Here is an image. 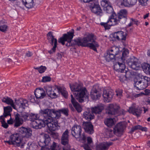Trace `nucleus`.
<instances>
[{"mask_svg": "<svg viewBox=\"0 0 150 150\" xmlns=\"http://www.w3.org/2000/svg\"><path fill=\"white\" fill-rule=\"evenodd\" d=\"M57 146V145L56 143L54 142H53L52 144V145H50L49 146H50V149L51 150H57L56 149Z\"/></svg>", "mask_w": 150, "mask_h": 150, "instance_id": "53", "label": "nucleus"}, {"mask_svg": "<svg viewBox=\"0 0 150 150\" xmlns=\"http://www.w3.org/2000/svg\"><path fill=\"white\" fill-rule=\"evenodd\" d=\"M88 3H89L91 4L95 3V0H88Z\"/></svg>", "mask_w": 150, "mask_h": 150, "instance_id": "63", "label": "nucleus"}, {"mask_svg": "<svg viewBox=\"0 0 150 150\" xmlns=\"http://www.w3.org/2000/svg\"><path fill=\"white\" fill-rule=\"evenodd\" d=\"M35 69L38 70L40 73H43L46 69V68L45 66H41L39 67L35 68Z\"/></svg>", "mask_w": 150, "mask_h": 150, "instance_id": "47", "label": "nucleus"}, {"mask_svg": "<svg viewBox=\"0 0 150 150\" xmlns=\"http://www.w3.org/2000/svg\"><path fill=\"white\" fill-rule=\"evenodd\" d=\"M129 51L126 49L122 53V57H123L125 64L126 63L132 69L138 70L140 68L141 64L138 62V60L134 56L129 57L128 56Z\"/></svg>", "mask_w": 150, "mask_h": 150, "instance_id": "5", "label": "nucleus"}, {"mask_svg": "<svg viewBox=\"0 0 150 150\" xmlns=\"http://www.w3.org/2000/svg\"><path fill=\"white\" fill-rule=\"evenodd\" d=\"M30 100L31 102L32 103H35L36 101V100L34 96H31L30 97Z\"/></svg>", "mask_w": 150, "mask_h": 150, "instance_id": "61", "label": "nucleus"}, {"mask_svg": "<svg viewBox=\"0 0 150 150\" xmlns=\"http://www.w3.org/2000/svg\"><path fill=\"white\" fill-rule=\"evenodd\" d=\"M87 143L86 144H88L89 146V145L93 142L92 138L91 137H88L87 138Z\"/></svg>", "mask_w": 150, "mask_h": 150, "instance_id": "57", "label": "nucleus"}, {"mask_svg": "<svg viewBox=\"0 0 150 150\" xmlns=\"http://www.w3.org/2000/svg\"><path fill=\"white\" fill-rule=\"evenodd\" d=\"M98 86H94L92 88L90 93V96L92 99L96 100L99 99L101 96V94L98 90Z\"/></svg>", "mask_w": 150, "mask_h": 150, "instance_id": "19", "label": "nucleus"}, {"mask_svg": "<svg viewBox=\"0 0 150 150\" xmlns=\"http://www.w3.org/2000/svg\"><path fill=\"white\" fill-rule=\"evenodd\" d=\"M12 110V109L11 107L8 106L4 108V113L3 116L6 117L8 116H11L10 112Z\"/></svg>", "mask_w": 150, "mask_h": 150, "instance_id": "35", "label": "nucleus"}, {"mask_svg": "<svg viewBox=\"0 0 150 150\" xmlns=\"http://www.w3.org/2000/svg\"><path fill=\"white\" fill-rule=\"evenodd\" d=\"M93 113L89 109H87L83 114V117L88 121H90L94 118Z\"/></svg>", "mask_w": 150, "mask_h": 150, "instance_id": "28", "label": "nucleus"}, {"mask_svg": "<svg viewBox=\"0 0 150 150\" xmlns=\"http://www.w3.org/2000/svg\"><path fill=\"white\" fill-rule=\"evenodd\" d=\"M101 5L103 8L104 10L108 13L112 14L114 12L113 8L111 4L108 0H102L101 2Z\"/></svg>", "mask_w": 150, "mask_h": 150, "instance_id": "13", "label": "nucleus"}, {"mask_svg": "<svg viewBox=\"0 0 150 150\" xmlns=\"http://www.w3.org/2000/svg\"><path fill=\"white\" fill-rule=\"evenodd\" d=\"M131 21L133 23V24H135L137 25L139 24V22L138 20L133 18H131Z\"/></svg>", "mask_w": 150, "mask_h": 150, "instance_id": "55", "label": "nucleus"}, {"mask_svg": "<svg viewBox=\"0 0 150 150\" xmlns=\"http://www.w3.org/2000/svg\"><path fill=\"white\" fill-rule=\"evenodd\" d=\"M71 101L74 107L78 112H80L82 110V108L74 98L72 94L71 95Z\"/></svg>", "mask_w": 150, "mask_h": 150, "instance_id": "27", "label": "nucleus"}, {"mask_svg": "<svg viewBox=\"0 0 150 150\" xmlns=\"http://www.w3.org/2000/svg\"><path fill=\"white\" fill-rule=\"evenodd\" d=\"M34 93L37 99H42L46 96L45 91L42 88H37Z\"/></svg>", "mask_w": 150, "mask_h": 150, "instance_id": "23", "label": "nucleus"}, {"mask_svg": "<svg viewBox=\"0 0 150 150\" xmlns=\"http://www.w3.org/2000/svg\"><path fill=\"white\" fill-rule=\"evenodd\" d=\"M141 128H142V126L140 125H137L132 127L131 129V131L132 132H134L135 130L137 129L140 130L141 129Z\"/></svg>", "mask_w": 150, "mask_h": 150, "instance_id": "52", "label": "nucleus"}, {"mask_svg": "<svg viewBox=\"0 0 150 150\" xmlns=\"http://www.w3.org/2000/svg\"><path fill=\"white\" fill-rule=\"evenodd\" d=\"M125 127V125L123 122L117 124L114 128V133L117 136L120 137L122 134L123 132Z\"/></svg>", "mask_w": 150, "mask_h": 150, "instance_id": "16", "label": "nucleus"}, {"mask_svg": "<svg viewBox=\"0 0 150 150\" xmlns=\"http://www.w3.org/2000/svg\"><path fill=\"white\" fill-rule=\"evenodd\" d=\"M139 4L142 6H149L150 5L148 0H138Z\"/></svg>", "mask_w": 150, "mask_h": 150, "instance_id": "41", "label": "nucleus"}, {"mask_svg": "<svg viewBox=\"0 0 150 150\" xmlns=\"http://www.w3.org/2000/svg\"><path fill=\"white\" fill-rule=\"evenodd\" d=\"M44 137L45 139V146H50L51 144V139L49 135L47 134H44Z\"/></svg>", "mask_w": 150, "mask_h": 150, "instance_id": "40", "label": "nucleus"}, {"mask_svg": "<svg viewBox=\"0 0 150 150\" xmlns=\"http://www.w3.org/2000/svg\"><path fill=\"white\" fill-rule=\"evenodd\" d=\"M16 105L19 108L25 109L28 105L27 100L23 98H20L15 100Z\"/></svg>", "mask_w": 150, "mask_h": 150, "instance_id": "22", "label": "nucleus"}, {"mask_svg": "<svg viewBox=\"0 0 150 150\" xmlns=\"http://www.w3.org/2000/svg\"><path fill=\"white\" fill-rule=\"evenodd\" d=\"M119 105L115 104H110L108 105L106 110V112L109 115L119 116L125 114V112L123 110H120Z\"/></svg>", "mask_w": 150, "mask_h": 150, "instance_id": "6", "label": "nucleus"}, {"mask_svg": "<svg viewBox=\"0 0 150 150\" xmlns=\"http://www.w3.org/2000/svg\"><path fill=\"white\" fill-rule=\"evenodd\" d=\"M2 100L3 102L6 103L7 104L10 105L13 108L15 109L13 101L12 99L8 97H5L3 98Z\"/></svg>", "mask_w": 150, "mask_h": 150, "instance_id": "33", "label": "nucleus"}, {"mask_svg": "<svg viewBox=\"0 0 150 150\" xmlns=\"http://www.w3.org/2000/svg\"><path fill=\"white\" fill-rule=\"evenodd\" d=\"M10 117V118L9 120H7V123L8 124L11 125L13 123L14 121L15 122V121H13V119L11 118V116Z\"/></svg>", "mask_w": 150, "mask_h": 150, "instance_id": "58", "label": "nucleus"}, {"mask_svg": "<svg viewBox=\"0 0 150 150\" xmlns=\"http://www.w3.org/2000/svg\"><path fill=\"white\" fill-rule=\"evenodd\" d=\"M19 132L11 135L10 136V140L4 141V142L10 145H16L19 146L22 142L24 138H28L32 134V131L30 128L23 127L19 128Z\"/></svg>", "mask_w": 150, "mask_h": 150, "instance_id": "3", "label": "nucleus"}, {"mask_svg": "<svg viewBox=\"0 0 150 150\" xmlns=\"http://www.w3.org/2000/svg\"><path fill=\"white\" fill-rule=\"evenodd\" d=\"M29 113L23 112L21 114L17 113L15 115L14 126L18 127L22 125L23 121L29 120Z\"/></svg>", "mask_w": 150, "mask_h": 150, "instance_id": "8", "label": "nucleus"}, {"mask_svg": "<svg viewBox=\"0 0 150 150\" xmlns=\"http://www.w3.org/2000/svg\"><path fill=\"white\" fill-rule=\"evenodd\" d=\"M137 76L141 79V80L145 85L148 87L150 84V78L146 76H143L140 74H139Z\"/></svg>", "mask_w": 150, "mask_h": 150, "instance_id": "30", "label": "nucleus"}, {"mask_svg": "<svg viewBox=\"0 0 150 150\" xmlns=\"http://www.w3.org/2000/svg\"><path fill=\"white\" fill-rule=\"evenodd\" d=\"M114 118H108L106 119L104 121L105 125L108 127H111L115 124Z\"/></svg>", "mask_w": 150, "mask_h": 150, "instance_id": "37", "label": "nucleus"}, {"mask_svg": "<svg viewBox=\"0 0 150 150\" xmlns=\"http://www.w3.org/2000/svg\"><path fill=\"white\" fill-rule=\"evenodd\" d=\"M118 23L117 16L115 13H113L112 14L106 22H101L100 24L104 27L105 30H108L110 29L111 26L116 25Z\"/></svg>", "mask_w": 150, "mask_h": 150, "instance_id": "7", "label": "nucleus"}, {"mask_svg": "<svg viewBox=\"0 0 150 150\" xmlns=\"http://www.w3.org/2000/svg\"><path fill=\"white\" fill-rule=\"evenodd\" d=\"M113 95L112 90L104 88L103 89V94L104 101L106 103L110 102L113 97Z\"/></svg>", "mask_w": 150, "mask_h": 150, "instance_id": "14", "label": "nucleus"}, {"mask_svg": "<svg viewBox=\"0 0 150 150\" xmlns=\"http://www.w3.org/2000/svg\"><path fill=\"white\" fill-rule=\"evenodd\" d=\"M21 1L23 4L28 9L33 8L34 6L33 0H21Z\"/></svg>", "mask_w": 150, "mask_h": 150, "instance_id": "31", "label": "nucleus"}, {"mask_svg": "<svg viewBox=\"0 0 150 150\" xmlns=\"http://www.w3.org/2000/svg\"><path fill=\"white\" fill-rule=\"evenodd\" d=\"M90 8L93 13L97 15L101 16L103 13L102 10L99 4L94 3L90 6Z\"/></svg>", "mask_w": 150, "mask_h": 150, "instance_id": "17", "label": "nucleus"}, {"mask_svg": "<svg viewBox=\"0 0 150 150\" xmlns=\"http://www.w3.org/2000/svg\"><path fill=\"white\" fill-rule=\"evenodd\" d=\"M83 147L85 150H92L88 144H84L83 145Z\"/></svg>", "mask_w": 150, "mask_h": 150, "instance_id": "54", "label": "nucleus"}, {"mask_svg": "<svg viewBox=\"0 0 150 150\" xmlns=\"http://www.w3.org/2000/svg\"><path fill=\"white\" fill-rule=\"evenodd\" d=\"M83 125L86 132L90 134L93 133V126L91 122H84L83 123Z\"/></svg>", "mask_w": 150, "mask_h": 150, "instance_id": "21", "label": "nucleus"}, {"mask_svg": "<svg viewBox=\"0 0 150 150\" xmlns=\"http://www.w3.org/2000/svg\"><path fill=\"white\" fill-rule=\"evenodd\" d=\"M31 126L34 129H41L45 126V122L43 120V118L42 119H39L32 122L31 123Z\"/></svg>", "mask_w": 150, "mask_h": 150, "instance_id": "18", "label": "nucleus"}, {"mask_svg": "<svg viewBox=\"0 0 150 150\" xmlns=\"http://www.w3.org/2000/svg\"><path fill=\"white\" fill-rule=\"evenodd\" d=\"M142 67L145 73L150 75V65L149 64L144 63L142 66Z\"/></svg>", "mask_w": 150, "mask_h": 150, "instance_id": "39", "label": "nucleus"}, {"mask_svg": "<svg viewBox=\"0 0 150 150\" xmlns=\"http://www.w3.org/2000/svg\"><path fill=\"white\" fill-rule=\"evenodd\" d=\"M39 119V116L38 114L32 113H29V120L32 122L36 120H38Z\"/></svg>", "mask_w": 150, "mask_h": 150, "instance_id": "38", "label": "nucleus"}, {"mask_svg": "<svg viewBox=\"0 0 150 150\" xmlns=\"http://www.w3.org/2000/svg\"><path fill=\"white\" fill-rule=\"evenodd\" d=\"M45 89L47 94H50L49 93H50L51 91H52L53 90L52 88L49 86H45Z\"/></svg>", "mask_w": 150, "mask_h": 150, "instance_id": "49", "label": "nucleus"}, {"mask_svg": "<svg viewBox=\"0 0 150 150\" xmlns=\"http://www.w3.org/2000/svg\"><path fill=\"white\" fill-rule=\"evenodd\" d=\"M69 131L67 129L63 133L61 137V143L64 145L68 146L69 142Z\"/></svg>", "mask_w": 150, "mask_h": 150, "instance_id": "24", "label": "nucleus"}, {"mask_svg": "<svg viewBox=\"0 0 150 150\" xmlns=\"http://www.w3.org/2000/svg\"><path fill=\"white\" fill-rule=\"evenodd\" d=\"M127 35V33L122 31H119L113 34L112 36L115 40L124 42L126 40Z\"/></svg>", "mask_w": 150, "mask_h": 150, "instance_id": "15", "label": "nucleus"}, {"mask_svg": "<svg viewBox=\"0 0 150 150\" xmlns=\"http://www.w3.org/2000/svg\"><path fill=\"white\" fill-rule=\"evenodd\" d=\"M120 81L124 82L126 79V74L120 76Z\"/></svg>", "mask_w": 150, "mask_h": 150, "instance_id": "56", "label": "nucleus"}, {"mask_svg": "<svg viewBox=\"0 0 150 150\" xmlns=\"http://www.w3.org/2000/svg\"><path fill=\"white\" fill-rule=\"evenodd\" d=\"M134 86L138 90H143L147 87L141 80L136 82L134 83Z\"/></svg>", "mask_w": 150, "mask_h": 150, "instance_id": "32", "label": "nucleus"}, {"mask_svg": "<svg viewBox=\"0 0 150 150\" xmlns=\"http://www.w3.org/2000/svg\"><path fill=\"white\" fill-rule=\"evenodd\" d=\"M113 133H114V131L111 129H109L106 130L105 132V136L107 138L111 137L113 136Z\"/></svg>", "mask_w": 150, "mask_h": 150, "instance_id": "44", "label": "nucleus"}, {"mask_svg": "<svg viewBox=\"0 0 150 150\" xmlns=\"http://www.w3.org/2000/svg\"><path fill=\"white\" fill-rule=\"evenodd\" d=\"M74 30L72 29L71 32H67L64 34L63 36L58 39V42L62 45L65 44V42H67L66 45L68 47H73L75 45L83 47H88L97 51L96 48L99 46L98 43L93 39L94 35L92 34H87L84 37L82 38L78 37L72 40L74 35Z\"/></svg>", "mask_w": 150, "mask_h": 150, "instance_id": "1", "label": "nucleus"}, {"mask_svg": "<svg viewBox=\"0 0 150 150\" xmlns=\"http://www.w3.org/2000/svg\"><path fill=\"white\" fill-rule=\"evenodd\" d=\"M137 0H122L121 1L120 5L125 7L133 6L136 4Z\"/></svg>", "mask_w": 150, "mask_h": 150, "instance_id": "25", "label": "nucleus"}, {"mask_svg": "<svg viewBox=\"0 0 150 150\" xmlns=\"http://www.w3.org/2000/svg\"><path fill=\"white\" fill-rule=\"evenodd\" d=\"M53 89L54 90H53L52 91H51L50 94H47L48 96H50V98H56L57 97V95H56V92L57 90L53 88Z\"/></svg>", "mask_w": 150, "mask_h": 150, "instance_id": "46", "label": "nucleus"}, {"mask_svg": "<svg viewBox=\"0 0 150 150\" xmlns=\"http://www.w3.org/2000/svg\"><path fill=\"white\" fill-rule=\"evenodd\" d=\"M120 53L119 48L116 46L112 47L107 51L104 57L107 62H109L115 59L116 56Z\"/></svg>", "mask_w": 150, "mask_h": 150, "instance_id": "9", "label": "nucleus"}, {"mask_svg": "<svg viewBox=\"0 0 150 150\" xmlns=\"http://www.w3.org/2000/svg\"><path fill=\"white\" fill-rule=\"evenodd\" d=\"M118 18L119 21V23H120L122 24H124L125 23L127 20V18L123 17L121 18Z\"/></svg>", "mask_w": 150, "mask_h": 150, "instance_id": "50", "label": "nucleus"}, {"mask_svg": "<svg viewBox=\"0 0 150 150\" xmlns=\"http://www.w3.org/2000/svg\"><path fill=\"white\" fill-rule=\"evenodd\" d=\"M47 40L52 45H54L52 49L49 51V52L50 54H52L55 51L56 48L57 47V40L56 38H54V36L53 35L52 32L51 31L49 32L47 34Z\"/></svg>", "mask_w": 150, "mask_h": 150, "instance_id": "11", "label": "nucleus"}, {"mask_svg": "<svg viewBox=\"0 0 150 150\" xmlns=\"http://www.w3.org/2000/svg\"><path fill=\"white\" fill-rule=\"evenodd\" d=\"M111 143L108 142L102 143L97 145L96 146V150H107L109 148V146L111 145Z\"/></svg>", "mask_w": 150, "mask_h": 150, "instance_id": "26", "label": "nucleus"}, {"mask_svg": "<svg viewBox=\"0 0 150 150\" xmlns=\"http://www.w3.org/2000/svg\"><path fill=\"white\" fill-rule=\"evenodd\" d=\"M32 55L33 53L29 51H28L25 54V56L28 57H30L32 56Z\"/></svg>", "mask_w": 150, "mask_h": 150, "instance_id": "59", "label": "nucleus"}, {"mask_svg": "<svg viewBox=\"0 0 150 150\" xmlns=\"http://www.w3.org/2000/svg\"><path fill=\"white\" fill-rule=\"evenodd\" d=\"M133 24V23L132 21L130 22L128 25H127V27H129L132 26Z\"/></svg>", "mask_w": 150, "mask_h": 150, "instance_id": "64", "label": "nucleus"}, {"mask_svg": "<svg viewBox=\"0 0 150 150\" xmlns=\"http://www.w3.org/2000/svg\"><path fill=\"white\" fill-rule=\"evenodd\" d=\"M41 116L43 117L45 125L46 124L50 131H54L58 129L59 127L57 122H53L54 118L57 119L60 117L59 112L54 109L46 108L40 111Z\"/></svg>", "mask_w": 150, "mask_h": 150, "instance_id": "2", "label": "nucleus"}, {"mask_svg": "<svg viewBox=\"0 0 150 150\" xmlns=\"http://www.w3.org/2000/svg\"><path fill=\"white\" fill-rule=\"evenodd\" d=\"M128 14L127 11L125 9L121 10L118 13V18H127Z\"/></svg>", "mask_w": 150, "mask_h": 150, "instance_id": "34", "label": "nucleus"}, {"mask_svg": "<svg viewBox=\"0 0 150 150\" xmlns=\"http://www.w3.org/2000/svg\"><path fill=\"white\" fill-rule=\"evenodd\" d=\"M71 133L73 137L76 138H80L83 140L86 139V137L83 132L82 134V129L80 125H75L71 129Z\"/></svg>", "mask_w": 150, "mask_h": 150, "instance_id": "10", "label": "nucleus"}, {"mask_svg": "<svg viewBox=\"0 0 150 150\" xmlns=\"http://www.w3.org/2000/svg\"><path fill=\"white\" fill-rule=\"evenodd\" d=\"M51 80V78L49 76H44L42 77V82L44 83L49 82Z\"/></svg>", "mask_w": 150, "mask_h": 150, "instance_id": "48", "label": "nucleus"}, {"mask_svg": "<svg viewBox=\"0 0 150 150\" xmlns=\"http://www.w3.org/2000/svg\"><path fill=\"white\" fill-rule=\"evenodd\" d=\"M116 95L119 98H121L122 96V91L120 89L116 91Z\"/></svg>", "mask_w": 150, "mask_h": 150, "instance_id": "51", "label": "nucleus"}, {"mask_svg": "<svg viewBox=\"0 0 150 150\" xmlns=\"http://www.w3.org/2000/svg\"><path fill=\"white\" fill-rule=\"evenodd\" d=\"M40 142V143H43V146H45V139H44V136H43V137L39 141Z\"/></svg>", "mask_w": 150, "mask_h": 150, "instance_id": "62", "label": "nucleus"}, {"mask_svg": "<svg viewBox=\"0 0 150 150\" xmlns=\"http://www.w3.org/2000/svg\"><path fill=\"white\" fill-rule=\"evenodd\" d=\"M123 60V57H121L119 59L118 62L114 65V69L116 71L121 73L124 72L125 66Z\"/></svg>", "mask_w": 150, "mask_h": 150, "instance_id": "12", "label": "nucleus"}, {"mask_svg": "<svg viewBox=\"0 0 150 150\" xmlns=\"http://www.w3.org/2000/svg\"><path fill=\"white\" fill-rule=\"evenodd\" d=\"M8 26L6 23L3 20L0 21V30L1 31L5 32L7 30Z\"/></svg>", "mask_w": 150, "mask_h": 150, "instance_id": "36", "label": "nucleus"}, {"mask_svg": "<svg viewBox=\"0 0 150 150\" xmlns=\"http://www.w3.org/2000/svg\"><path fill=\"white\" fill-rule=\"evenodd\" d=\"M128 111L129 113H132L138 117L141 114L142 110L141 108L135 106L133 104L131 107L129 108Z\"/></svg>", "mask_w": 150, "mask_h": 150, "instance_id": "20", "label": "nucleus"}, {"mask_svg": "<svg viewBox=\"0 0 150 150\" xmlns=\"http://www.w3.org/2000/svg\"><path fill=\"white\" fill-rule=\"evenodd\" d=\"M57 88L58 91L60 92L65 98H67L68 94L66 91L62 89L61 87H58Z\"/></svg>", "mask_w": 150, "mask_h": 150, "instance_id": "43", "label": "nucleus"}, {"mask_svg": "<svg viewBox=\"0 0 150 150\" xmlns=\"http://www.w3.org/2000/svg\"><path fill=\"white\" fill-rule=\"evenodd\" d=\"M55 111L59 112L60 115L61 113V112L66 116H67L68 115V113L69 112V110L68 108H63L59 110H55Z\"/></svg>", "mask_w": 150, "mask_h": 150, "instance_id": "45", "label": "nucleus"}, {"mask_svg": "<svg viewBox=\"0 0 150 150\" xmlns=\"http://www.w3.org/2000/svg\"><path fill=\"white\" fill-rule=\"evenodd\" d=\"M144 92L146 95L150 96V90L146 89L144 90Z\"/></svg>", "mask_w": 150, "mask_h": 150, "instance_id": "60", "label": "nucleus"}, {"mask_svg": "<svg viewBox=\"0 0 150 150\" xmlns=\"http://www.w3.org/2000/svg\"><path fill=\"white\" fill-rule=\"evenodd\" d=\"M104 106L102 105H99L91 108L92 112L96 114H100L104 109Z\"/></svg>", "mask_w": 150, "mask_h": 150, "instance_id": "29", "label": "nucleus"}, {"mask_svg": "<svg viewBox=\"0 0 150 150\" xmlns=\"http://www.w3.org/2000/svg\"><path fill=\"white\" fill-rule=\"evenodd\" d=\"M71 90L73 92V94L76 99L80 103L84 101V98L88 99V94L85 88H83L81 84L75 83L70 85Z\"/></svg>", "mask_w": 150, "mask_h": 150, "instance_id": "4", "label": "nucleus"}, {"mask_svg": "<svg viewBox=\"0 0 150 150\" xmlns=\"http://www.w3.org/2000/svg\"><path fill=\"white\" fill-rule=\"evenodd\" d=\"M5 117L2 115L0 117V122L2 124V126L5 128H7L8 127V124L6 123L5 120L4 118Z\"/></svg>", "mask_w": 150, "mask_h": 150, "instance_id": "42", "label": "nucleus"}]
</instances>
